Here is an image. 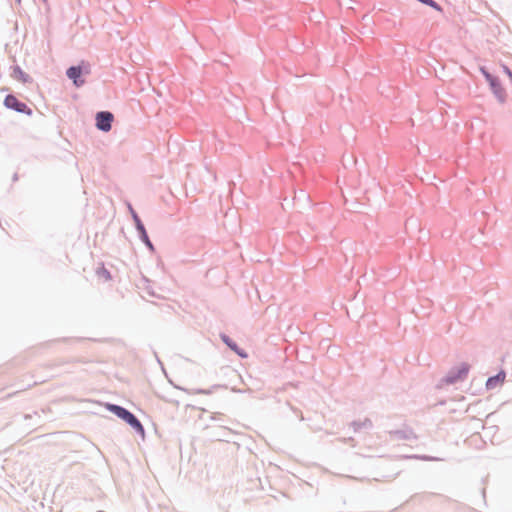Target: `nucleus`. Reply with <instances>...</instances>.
Here are the masks:
<instances>
[{
    "label": "nucleus",
    "instance_id": "9",
    "mask_svg": "<svg viewBox=\"0 0 512 512\" xmlns=\"http://www.w3.org/2000/svg\"><path fill=\"white\" fill-rule=\"evenodd\" d=\"M135 218V221H136V226H137V229L142 233L145 231V228L143 226V224L141 223V221L139 220V218L135 215L134 216Z\"/></svg>",
    "mask_w": 512,
    "mask_h": 512
},
{
    "label": "nucleus",
    "instance_id": "7",
    "mask_svg": "<svg viewBox=\"0 0 512 512\" xmlns=\"http://www.w3.org/2000/svg\"><path fill=\"white\" fill-rule=\"evenodd\" d=\"M222 340H223V341H224V342H225V343H226V344H227V345H228V346H229L233 351H235L239 356H241L242 358H246V357H247V353H246V352H244V351H242V350H240V349L237 347V345H236L234 342H232V341L230 340V338H229V337H227V336H225V335H224V336H222Z\"/></svg>",
    "mask_w": 512,
    "mask_h": 512
},
{
    "label": "nucleus",
    "instance_id": "4",
    "mask_svg": "<svg viewBox=\"0 0 512 512\" xmlns=\"http://www.w3.org/2000/svg\"><path fill=\"white\" fill-rule=\"evenodd\" d=\"M113 119L112 113L106 111L99 112L96 115V126L99 130L108 132L111 130Z\"/></svg>",
    "mask_w": 512,
    "mask_h": 512
},
{
    "label": "nucleus",
    "instance_id": "11",
    "mask_svg": "<svg viewBox=\"0 0 512 512\" xmlns=\"http://www.w3.org/2000/svg\"><path fill=\"white\" fill-rule=\"evenodd\" d=\"M504 72L508 75V77L512 80V72L507 66H503Z\"/></svg>",
    "mask_w": 512,
    "mask_h": 512
},
{
    "label": "nucleus",
    "instance_id": "12",
    "mask_svg": "<svg viewBox=\"0 0 512 512\" xmlns=\"http://www.w3.org/2000/svg\"><path fill=\"white\" fill-rule=\"evenodd\" d=\"M141 234H142V239H143V241H144V242H146L147 240H149V238H148V236H147L146 231L142 232Z\"/></svg>",
    "mask_w": 512,
    "mask_h": 512
},
{
    "label": "nucleus",
    "instance_id": "6",
    "mask_svg": "<svg viewBox=\"0 0 512 512\" xmlns=\"http://www.w3.org/2000/svg\"><path fill=\"white\" fill-rule=\"evenodd\" d=\"M505 379V373L501 372L496 376L490 377L486 382V387L488 389H494L498 384L503 383Z\"/></svg>",
    "mask_w": 512,
    "mask_h": 512
},
{
    "label": "nucleus",
    "instance_id": "13",
    "mask_svg": "<svg viewBox=\"0 0 512 512\" xmlns=\"http://www.w3.org/2000/svg\"><path fill=\"white\" fill-rule=\"evenodd\" d=\"M145 243L147 244V246H148L150 249H153V246H152V244H151L150 240H147Z\"/></svg>",
    "mask_w": 512,
    "mask_h": 512
},
{
    "label": "nucleus",
    "instance_id": "1",
    "mask_svg": "<svg viewBox=\"0 0 512 512\" xmlns=\"http://www.w3.org/2000/svg\"><path fill=\"white\" fill-rule=\"evenodd\" d=\"M106 408L114 413L117 417L128 423L132 428H134L139 433H144V428L140 421L128 410L125 408L114 405V404H107Z\"/></svg>",
    "mask_w": 512,
    "mask_h": 512
},
{
    "label": "nucleus",
    "instance_id": "2",
    "mask_svg": "<svg viewBox=\"0 0 512 512\" xmlns=\"http://www.w3.org/2000/svg\"><path fill=\"white\" fill-rule=\"evenodd\" d=\"M4 105L20 113L32 114V110L25 103L20 102L14 95H7L4 99Z\"/></svg>",
    "mask_w": 512,
    "mask_h": 512
},
{
    "label": "nucleus",
    "instance_id": "5",
    "mask_svg": "<svg viewBox=\"0 0 512 512\" xmlns=\"http://www.w3.org/2000/svg\"><path fill=\"white\" fill-rule=\"evenodd\" d=\"M83 70L80 66H73L67 70V76L69 79L73 80V83L76 87H80L84 84V80L81 79V75Z\"/></svg>",
    "mask_w": 512,
    "mask_h": 512
},
{
    "label": "nucleus",
    "instance_id": "3",
    "mask_svg": "<svg viewBox=\"0 0 512 512\" xmlns=\"http://www.w3.org/2000/svg\"><path fill=\"white\" fill-rule=\"evenodd\" d=\"M469 371V365L466 363L460 364L458 367L449 372V374L445 378V382L448 384H453L459 380L464 379Z\"/></svg>",
    "mask_w": 512,
    "mask_h": 512
},
{
    "label": "nucleus",
    "instance_id": "8",
    "mask_svg": "<svg viewBox=\"0 0 512 512\" xmlns=\"http://www.w3.org/2000/svg\"><path fill=\"white\" fill-rule=\"evenodd\" d=\"M14 73L17 74L18 79H21L22 81H26V78H25L26 75L19 68H16L14 70Z\"/></svg>",
    "mask_w": 512,
    "mask_h": 512
},
{
    "label": "nucleus",
    "instance_id": "10",
    "mask_svg": "<svg viewBox=\"0 0 512 512\" xmlns=\"http://www.w3.org/2000/svg\"><path fill=\"white\" fill-rule=\"evenodd\" d=\"M482 73L484 74V76L486 77V79L492 84L494 85V79L493 77L488 73L486 72L484 69H481Z\"/></svg>",
    "mask_w": 512,
    "mask_h": 512
}]
</instances>
